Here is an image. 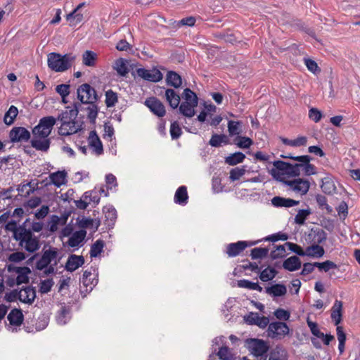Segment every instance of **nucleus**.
Listing matches in <instances>:
<instances>
[{
  "mask_svg": "<svg viewBox=\"0 0 360 360\" xmlns=\"http://www.w3.org/2000/svg\"><path fill=\"white\" fill-rule=\"evenodd\" d=\"M75 56L71 53L61 55L58 53L51 52L48 54V67L56 72H62L68 70L72 62L75 60Z\"/></svg>",
  "mask_w": 360,
  "mask_h": 360,
  "instance_id": "f257e3e1",
  "label": "nucleus"
},
{
  "mask_svg": "<svg viewBox=\"0 0 360 360\" xmlns=\"http://www.w3.org/2000/svg\"><path fill=\"white\" fill-rule=\"evenodd\" d=\"M46 245L42 250L41 258L36 262L35 268L37 270L42 271L50 264L58 265L62 257L59 256L58 249L55 247H49L45 249Z\"/></svg>",
  "mask_w": 360,
  "mask_h": 360,
  "instance_id": "f03ea898",
  "label": "nucleus"
},
{
  "mask_svg": "<svg viewBox=\"0 0 360 360\" xmlns=\"http://www.w3.org/2000/svg\"><path fill=\"white\" fill-rule=\"evenodd\" d=\"M16 241L18 242V244L21 248H24L30 253L35 252L41 247L39 237L32 233L26 229L22 233H20Z\"/></svg>",
  "mask_w": 360,
  "mask_h": 360,
  "instance_id": "7ed1b4c3",
  "label": "nucleus"
},
{
  "mask_svg": "<svg viewBox=\"0 0 360 360\" xmlns=\"http://www.w3.org/2000/svg\"><path fill=\"white\" fill-rule=\"evenodd\" d=\"M56 123V118L53 116H46L41 118L37 125L32 129L34 138H47Z\"/></svg>",
  "mask_w": 360,
  "mask_h": 360,
  "instance_id": "20e7f679",
  "label": "nucleus"
},
{
  "mask_svg": "<svg viewBox=\"0 0 360 360\" xmlns=\"http://www.w3.org/2000/svg\"><path fill=\"white\" fill-rule=\"evenodd\" d=\"M290 333L287 323L283 321H273L267 326L266 334L272 340H282Z\"/></svg>",
  "mask_w": 360,
  "mask_h": 360,
  "instance_id": "39448f33",
  "label": "nucleus"
},
{
  "mask_svg": "<svg viewBox=\"0 0 360 360\" xmlns=\"http://www.w3.org/2000/svg\"><path fill=\"white\" fill-rule=\"evenodd\" d=\"M77 98L82 104L97 103L98 96L96 91L90 84L85 83L80 85L77 90Z\"/></svg>",
  "mask_w": 360,
  "mask_h": 360,
  "instance_id": "423d86ee",
  "label": "nucleus"
},
{
  "mask_svg": "<svg viewBox=\"0 0 360 360\" xmlns=\"http://www.w3.org/2000/svg\"><path fill=\"white\" fill-rule=\"evenodd\" d=\"M283 184L287 187V191L293 192L300 196L306 195L310 188V182L307 179L299 177L283 181Z\"/></svg>",
  "mask_w": 360,
  "mask_h": 360,
  "instance_id": "0eeeda50",
  "label": "nucleus"
},
{
  "mask_svg": "<svg viewBox=\"0 0 360 360\" xmlns=\"http://www.w3.org/2000/svg\"><path fill=\"white\" fill-rule=\"evenodd\" d=\"M247 347L252 354L258 357L266 354L269 346L265 341L257 338L248 339Z\"/></svg>",
  "mask_w": 360,
  "mask_h": 360,
  "instance_id": "6e6552de",
  "label": "nucleus"
},
{
  "mask_svg": "<svg viewBox=\"0 0 360 360\" xmlns=\"http://www.w3.org/2000/svg\"><path fill=\"white\" fill-rule=\"evenodd\" d=\"M288 162L276 160L273 162L274 167L271 169L270 174L277 181L283 184L285 181V175H287Z\"/></svg>",
  "mask_w": 360,
  "mask_h": 360,
  "instance_id": "1a4fd4ad",
  "label": "nucleus"
},
{
  "mask_svg": "<svg viewBox=\"0 0 360 360\" xmlns=\"http://www.w3.org/2000/svg\"><path fill=\"white\" fill-rule=\"evenodd\" d=\"M30 137V132L22 127H14L9 132V139L12 143L27 142Z\"/></svg>",
  "mask_w": 360,
  "mask_h": 360,
  "instance_id": "9d476101",
  "label": "nucleus"
},
{
  "mask_svg": "<svg viewBox=\"0 0 360 360\" xmlns=\"http://www.w3.org/2000/svg\"><path fill=\"white\" fill-rule=\"evenodd\" d=\"M243 319L247 324L255 325L262 329L266 328L269 323V319L268 317L264 316H261L256 312H249L244 316Z\"/></svg>",
  "mask_w": 360,
  "mask_h": 360,
  "instance_id": "9b49d317",
  "label": "nucleus"
},
{
  "mask_svg": "<svg viewBox=\"0 0 360 360\" xmlns=\"http://www.w3.org/2000/svg\"><path fill=\"white\" fill-rule=\"evenodd\" d=\"M144 104L150 110L159 117L165 115L166 110L164 104L155 97H150L146 99Z\"/></svg>",
  "mask_w": 360,
  "mask_h": 360,
  "instance_id": "f8f14e48",
  "label": "nucleus"
},
{
  "mask_svg": "<svg viewBox=\"0 0 360 360\" xmlns=\"http://www.w3.org/2000/svg\"><path fill=\"white\" fill-rule=\"evenodd\" d=\"M136 72L139 77L148 82H158L162 79V74L157 68L147 70L141 68L137 69Z\"/></svg>",
  "mask_w": 360,
  "mask_h": 360,
  "instance_id": "ddd939ff",
  "label": "nucleus"
},
{
  "mask_svg": "<svg viewBox=\"0 0 360 360\" xmlns=\"http://www.w3.org/2000/svg\"><path fill=\"white\" fill-rule=\"evenodd\" d=\"M66 110L60 113L56 120H60L62 122L75 121L79 110H82L81 104L79 102H75L73 104V108H70V106L66 107Z\"/></svg>",
  "mask_w": 360,
  "mask_h": 360,
  "instance_id": "4468645a",
  "label": "nucleus"
},
{
  "mask_svg": "<svg viewBox=\"0 0 360 360\" xmlns=\"http://www.w3.org/2000/svg\"><path fill=\"white\" fill-rule=\"evenodd\" d=\"M86 5V2L80 3L71 13L66 15V20L70 22V26H75L84 20V15L80 11Z\"/></svg>",
  "mask_w": 360,
  "mask_h": 360,
  "instance_id": "2eb2a0df",
  "label": "nucleus"
},
{
  "mask_svg": "<svg viewBox=\"0 0 360 360\" xmlns=\"http://www.w3.org/2000/svg\"><path fill=\"white\" fill-rule=\"evenodd\" d=\"M28 223H30V218L26 219L20 225H18L15 221L12 220L6 225V229L13 233V238L16 240L20 233L26 229V226H28Z\"/></svg>",
  "mask_w": 360,
  "mask_h": 360,
  "instance_id": "dca6fc26",
  "label": "nucleus"
},
{
  "mask_svg": "<svg viewBox=\"0 0 360 360\" xmlns=\"http://www.w3.org/2000/svg\"><path fill=\"white\" fill-rule=\"evenodd\" d=\"M84 264V258L82 255H70L65 265L68 271L73 272Z\"/></svg>",
  "mask_w": 360,
  "mask_h": 360,
  "instance_id": "f3484780",
  "label": "nucleus"
},
{
  "mask_svg": "<svg viewBox=\"0 0 360 360\" xmlns=\"http://www.w3.org/2000/svg\"><path fill=\"white\" fill-rule=\"evenodd\" d=\"M35 297L36 292L32 287L27 286L18 291V300L21 302L32 304Z\"/></svg>",
  "mask_w": 360,
  "mask_h": 360,
  "instance_id": "a211bd4d",
  "label": "nucleus"
},
{
  "mask_svg": "<svg viewBox=\"0 0 360 360\" xmlns=\"http://www.w3.org/2000/svg\"><path fill=\"white\" fill-rule=\"evenodd\" d=\"M248 247L247 241L240 240L230 243L226 247V252L230 257L240 255Z\"/></svg>",
  "mask_w": 360,
  "mask_h": 360,
  "instance_id": "6ab92c4d",
  "label": "nucleus"
},
{
  "mask_svg": "<svg viewBox=\"0 0 360 360\" xmlns=\"http://www.w3.org/2000/svg\"><path fill=\"white\" fill-rule=\"evenodd\" d=\"M89 144L96 155H101L103 153L102 142L95 130L91 131L89 135Z\"/></svg>",
  "mask_w": 360,
  "mask_h": 360,
  "instance_id": "aec40b11",
  "label": "nucleus"
},
{
  "mask_svg": "<svg viewBox=\"0 0 360 360\" xmlns=\"http://www.w3.org/2000/svg\"><path fill=\"white\" fill-rule=\"evenodd\" d=\"M105 215L104 224L108 229L114 227L115 223L117 219V211L112 206H106L103 208Z\"/></svg>",
  "mask_w": 360,
  "mask_h": 360,
  "instance_id": "412c9836",
  "label": "nucleus"
},
{
  "mask_svg": "<svg viewBox=\"0 0 360 360\" xmlns=\"http://www.w3.org/2000/svg\"><path fill=\"white\" fill-rule=\"evenodd\" d=\"M342 302L336 300L331 308L330 318L335 326H339L342 319Z\"/></svg>",
  "mask_w": 360,
  "mask_h": 360,
  "instance_id": "4be33fe9",
  "label": "nucleus"
},
{
  "mask_svg": "<svg viewBox=\"0 0 360 360\" xmlns=\"http://www.w3.org/2000/svg\"><path fill=\"white\" fill-rule=\"evenodd\" d=\"M76 124V121L62 122L58 129L59 135L66 136L77 133L79 127Z\"/></svg>",
  "mask_w": 360,
  "mask_h": 360,
  "instance_id": "5701e85b",
  "label": "nucleus"
},
{
  "mask_svg": "<svg viewBox=\"0 0 360 360\" xmlns=\"http://www.w3.org/2000/svg\"><path fill=\"white\" fill-rule=\"evenodd\" d=\"M174 202L182 206L188 203V195L186 186H181L177 188L174 196Z\"/></svg>",
  "mask_w": 360,
  "mask_h": 360,
  "instance_id": "b1692460",
  "label": "nucleus"
},
{
  "mask_svg": "<svg viewBox=\"0 0 360 360\" xmlns=\"http://www.w3.org/2000/svg\"><path fill=\"white\" fill-rule=\"evenodd\" d=\"M31 146L37 150L46 152L50 148L51 141L47 138H34L31 140Z\"/></svg>",
  "mask_w": 360,
  "mask_h": 360,
  "instance_id": "393cba45",
  "label": "nucleus"
},
{
  "mask_svg": "<svg viewBox=\"0 0 360 360\" xmlns=\"http://www.w3.org/2000/svg\"><path fill=\"white\" fill-rule=\"evenodd\" d=\"M71 319V308L63 305L60 307L56 315V321L58 324L65 325Z\"/></svg>",
  "mask_w": 360,
  "mask_h": 360,
  "instance_id": "a878e982",
  "label": "nucleus"
},
{
  "mask_svg": "<svg viewBox=\"0 0 360 360\" xmlns=\"http://www.w3.org/2000/svg\"><path fill=\"white\" fill-rule=\"evenodd\" d=\"M9 323L12 326H20L24 321V316L20 309H12L7 316Z\"/></svg>",
  "mask_w": 360,
  "mask_h": 360,
  "instance_id": "bb28decb",
  "label": "nucleus"
},
{
  "mask_svg": "<svg viewBox=\"0 0 360 360\" xmlns=\"http://www.w3.org/2000/svg\"><path fill=\"white\" fill-rule=\"evenodd\" d=\"M265 292L271 297H281L286 294L287 288L285 285L276 283L265 288Z\"/></svg>",
  "mask_w": 360,
  "mask_h": 360,
  "instance_id": "cd10ccee",
  "label": "nucleus"
},
{
  "mask_svg": "<svg viewBox=\"0 0 360 360\" xmlns=\"http://www.w3.org/2000/svg\"><path fill=\"white\" fill-rule=\"evenodd\" d=\"M86 236V231L84 229L74 232L69 238L68 244L71 248H75L83 242Z\"/></svg>",
  "mask_w": 360,
  "mask_h": 360,
  "instance_id": "c85d7f7f",
  "label": "nucleus"
},
{
  "mask_svg": "<svg viewBox=\"0 0 360 360\" xmlns=\"http://www.w3.org/2000/svg\"><path fill=\"white\" fill-rule=\"evenodd\" d=\"M301 260L297 256H291L284 260L283 267L289 271H295L300 269Z\"/></svg>",
  "mask_w": 360,
  "mask_h": 360,
  "instance_id": "c756f323",
  "label": "nucleus"
},
{
  "mask_svg": "<svg viewBox=\"0 0 360 360\" xmlns=\"http://www.w3.org/2000/svg\"><path fill=\"white\" fill-rule=\"evenodd\" d=\"M66 177L67 173L65 171H58L49 175L51 184L58 188L66 184Z\"/></svg>",
  "mask_w": 360,
  "mask_h": 360,
  "instance_id": "7c9ffc66",
  "label": "nucleus"
},
{
  "mask_svg": "<svg viewBox=\"0 0 360 360\" xmlns=\"http://www.w3.org/2000/svg\"><path fill=\"white\" fill-rule=\"evenodd\" d=\"M271 202L274 206L277 207H291L298 205L300 202L290 198H285L279 196H276L272 198Z\"/></svg>",
  "mask_w": 360,
  "mask_h": 360,
  "instance_id": "2f4dec72",
  "label": "nucleus"
},
{
  "mask_svg": "<svg viewBox=\"0 0 360 360\" xmlns=\"http://www.w3.org/2000/svg\"><path fill=\"white\" fill-rule=\"evenodd\" d=\"M325 253V250L322 246L316 244H313L308 246L304 250V256H307L312 258H320L323 257Z\"/></svg>",
  "mask_w": 360,
  "mask_h": 360,
  "instance_id": "473e14b6",
  "label": "nucleus"
},
{
  "mask_svg": "<svg viewBox=\"0 0 360 360\" xmlns=\"http://www.w3.org/2000/svg\"><path fill=\"white\" fill-rule=\"evenodd\" d=\"M288 356L285 349L276 346L269 353V360H288Z\"/></svg>",
  "mask_w": 360,
  "mask_h": 360,
  "instance_id": "72a5a7b5",
  "label": "nucleus"
},
{
  "mask_svg": "<svg viewBox=\"0 0 360 360\" xmlns=\"http://www.w3.org/2000/svg\"><path fill=\"white\" fill-rule=\"evenodd\" d=\"M14 271L18 274L16 277V284L18 285L29 282L27 274L30 273V269L28 267H15Z\"/></svg>",
  "mask_w": 360,
  "mask_h": 360,
  "instance_id": "f704fd0d",
  "label": "nucleus"
},
{
  "mask_svg": "<svg viewBox=\"0 0 360 360\" xmlns=\"http://www.w3.org/2000/svg\"><path fill=\"white\" fill-rule=\"evenodd\" d=\"M165 96L172 108L176 109L179 106L180 97L174 89H167L165 91Z\"/></svg>",
  "mask_w": 360,
  "mask_h": 360,
  "instance_id": "c9c22d12",
  "label": "nucleus"
},
{
  "mask_svg": "<svg viewBox=\"0 0 360 360\" xmlns=\"http://www.w3.org/2000/svg\"><path fill=\"white\" fill-rule=\"evenodd\" d=\"M243 123L240 121L229 120L227 127L230 136H239L242 132Z\"/></svg>",
  "mask_w": 360,
  "mask_h": 360,
  "instance_id": "e433bc0d",
  "label": "nucleus"
},
{
  "mask_svg": "<svg viewBox=\"0 0 360 360\" xmlns=\"http://www.w3.org/2000/svg\"><path fill=\"white\" fill-rule=\"evenodd\" d=\"M210 144L212 147H220L222 145H227L229 143V138L225 134H214L212 136L210 140Z\"/></svg>",
  "mask_w": 360,
  "mask_h": 360,
  "instance_id": "4c0bfd02",
  "label": "nucleus"
},
{
  "mask_svg": "<svg viewBox=\"0 0 360 360\" xmlns=\"http://www.w3.org/2000/svg\"><path fill=\"white\" fill-rule=\"evenodd\" d=\"M222 120L223 118L220 115H214V113L207 115L205 113V109H204V124L217 127Z\"/></svg>",
  "mask_w": 360,
  "mask_h": 360,
  "instance_id": "58836bf2",
  "label": "nucleus"
},
{
  "mask_svg": "<svg viewBox=\"0 0 360 360\" xmlns=\"http://www.w3.org/2000/svg\"><path fill=\"white\" fill-rule=\"evenodd\" d=\"M245 158V155L241 152H236L225 158V162L229 165H236L241 163Z\"/></svg>",
  "mask_w": 360,
  "mask_h": 360,
  "instance_id": "ea45409f",
  "label": "nucleus"
},
{
  "mask_svg": "<svg viewBox=\"0 0 360 360\" xmlns=\"http://www.w3.org/2000/svg\"><path fill=\"white\" fill-rule=\"evenodd\" d=\"M92 276V273L90 271L86 270L84 271L81 282L83 285L86 288V291L89 292L92 290L93 287L95 286L97 283V281L94 283V279L91 280V276Z\"/></svg>",
  "mask_w": 360,
  "mask_h": 360,
  "instance_id": "a19ab883",
  "label": "nucleus"
},
{
  "mask_svg": "<svg viewBox=\"0 0 360 360\" xmlns=\"http://www.w3.org/2000/svg\"><path fill=\"white\" fill-rule=\"evenodd\" d=\"M197 105H191L188 102H182L179 104L180 113L187 117H192L195 114V108Z\"/></svg>",
  "mask_w": 360,
  "mask_h": 360,
  "instance_id": "79ce46f5",
  "label": "nucleus"
},
{
  "mask_svg": "<svg viewBox=\"0 0 360 360\" xmlns=\"http://www.w3.org/2000/svg\"><path fill=\"white\" fill-rule=\"evenodd\" d=\"M87 104L89 105L85 108L87 111V117L91 124H94L99 110L98 106L96 103Z\"/></svg>",
  "mask_w": 360,
  "mask_h": 360,
  "instance_id": "37998d69",
  "label": "nucleus"
},
{
  "mask_svg": "<svg viewBox=\"0 0 360 360\" xmlns=\"http://www.w3.org/2000/svg\"><path fill=\"white\" fill-rule=\"evenodd\" d=\"M18 114V108L14 105H11L8 111L5 113L4 122L6 125H11Z\"/></svg>",
  "mask_w": 360,
  "mask_h": 360,
  "instance_id": "c03bdc74",
  "label": "nucleus"
},
{
  "mask_svg": "<svg viewBox=\"0 0 360 360\" xmlns=\"http://www.w3.org/2000/svg\"><path fill=\"white\" fill-rule=\"evenodd\" d=\"M167 82L169 85L178 88L181 84V77L176 72L169 71L167 75Z\"/></svg>",
  "mask_w": 360,
  "mask_h": 360,
  "instance_id": "a18cd8bd",
  "label": "nucleus"
},
{
  "mask_svg": "<svg viewBox=\"0 0 360 360\" xmlns=\"http://www.w3.org/2000/svg\"><path fill=\"white\" fill-rule=\"evenodd\" d=\"M97 56L92 51H86L82 55L83 64L88 67H94L96 65Z\"/></svg>",
  "mask_w": 360,
  "mask_h": 360,
  "instance_id": "49530a36",
  "label": "nucleus"
},
{
  "mask_svg": "<svg viewBox=\"0 0 360 360\" xmlns=\"http://www.w3.org/2000/svg\"><path fill=\"white\" fill-rule=\"evenodd\" d=\"M238 285L240 288H246L252 290H257L259 292H262L263 290L262 287H261L258 283H254L246 279L238 281Z\"/></svg>",
  "mask_w": 360,
  "mask_h": 360,
  "instance_id": "de8ad7c7",
  "label": "nucleus"
},
{
  "mask_svg": "<svg viewBox=\"0 0 360 360\" xmlns=\"http://www.w3.org/2000/svg\"><path fill=\"white\" fill-rule=\"evenodd\" d=\"M182 97L184 100L183 102H188L191 105H198V98L196 94L190 89L186 88L184 90Z\"/></svg>",
  "mask_w": 360,
  "mask_h": 360,
  "instance_id": "09e8293b",
  "label": "nucleus"
},
{
  "mask_svg": "<svg viewBox=\"0 0 360 360\" xmlns=\"http://www.w3.org/2000/svg\"><path fill=\"white\" fill-rule=\"evenodd\" d=\"M113 68L120 76H125L129 72L126 61L122 58L115 60Z\"/></svg>",
  "mask_w": 360,
  "mask_h": 360,
  "instance_id": "8fccbe9b",
  "label": "nucleus"
},
{
  "mask_svg": "<svg viewBox=\"0 0 360 360\" xmlns=\"http://www.w3.org/2000/svg\"><path fill=\"white\" fill-rule=\"evenodd\" d=\"M277 274V271L272 267H267L261 271L259 278L264 282H267L274 279Z\"/></svg>",
  "mask_w": 360,
  "mask_h": 360,
  "instance_id": "3c124183",
  "label": "nucleus"
},
{
  "mask_svg": "<svg viewBox=\"0 0 360 360\" xmlns=\"http://www.w3.org/2000/svg\"><path fill=\"white\" fill-rule=\"evenodd\" d=\"M105 243L103 240H97L91 247L90 256L91 257H98L103 250Z\"/></svg>",
  "mask_w": 360,
  "mask_h": 360,
  "instance_id": "603ef678",
  "label": "nucleus"
},
{
  "mask_svg": "<svg viewBox=\"0 0 360 360\" xmlns=\"http://www.w3.org/2000/svg\"><path fill=\"white\" fill-rule=\"evenodd\" d=\"M217 356L220 360H235L234 354L231 352L230 349L226 347H221L217 352Z\"/></svg>",
  "mask_w": 360,
  "mask_h": 360,
  "instance_id": "864d4df0",
  "label": "nucleus"
},
{
  "mask_svg": "<svg viewBox=\"0 0 360 360\" xmlns=\"http://www.w3.org/2000/svg\"><path fill=\"white\" fill-rule=\"evenodd\" d=\"M245 166L234 167L230 170L229 178L232 181H237L245 174Z\"/></svg>",
  "mask_w": 360,
  "mask_h": 360,
  "instance_id": "5fc2aeb1",
  "label": "nucleus"
},
{
  "mask_svg": "<svg viewBox=\"0 0 360 360\" xmlns=\"http://www.w3.org/2000/svg\"><path fill=\"white\" fill-rule=\"evenodd\" d=\"M269 251L266 248H255L251 250L250 256L252 259H262L268 255Z\"/></svg>",
  "mask_w": 360,
  "mask_h": 360,
  "instance_id": "6e6d98bb",
  "label": "nucleus"
},
{
  "mask_svg": "<svg viewBox=\"0 0 360 360\" xmlns=\"http://www.w3.org/2000/svg\"><path fill=\"white\" fill-rule=\"evenodd\" d=\"M117 94L112 90L110 89L105 92V105L108 108L115 106L117 102Z\"/></svg>",
  "mask_w": 360,
  "mask_h": 360,
  "instance_id": "4d7b16f0",
  "label": "nucleus"
},
{
  "mask_svg": "<svg viewBox=\"0 0 360 360\" xmlns=\"http://www.w3.org/2000/svg\"><path fill=\"white\" fill-rule=\"evenodd\" d=\"M321 189L325 193L331 195L335 193L336 188L330 179H325L323 180Z\"/></svg>",
  "mask_w": 360,
  "mask_h": 360,
  "instance_id": "13d9d810",
  "label": "nucleus"
},
{
  "mask_svg": "<svg viewBox=\"0 0 360 360\" xmlns=\"http://www.w3.org/2000/svg\"><path fill=\"white\" fill-rule=\"evenodd\" d=\"M312 241L314 244L319 245L327 239V234L323 229H319L313 233Z\"/></svg>",
  "mask_w": 360,
  "mask_h": 360,
  "instance_id": "bf43d9fd",
  "label": "nucleus"
},
{
  "mask_svg": "<svg viewBox=\"0 0 360 360\" xmlns=\"http://www.w3.org/2000/svg\"><path fill=\"white\" fill-rule=\"evenodd\" d=\"M311 214L309 209L300 210L295 217V221L297 224H303L307 217Z\"/></svg>",
  "mask_w": 360,
  "mask_h": 360,
  "instance_id": "052dcab7",
  "label": "nucleus"
},
{
  "mask_svg": "<svg viewBox=\"0 0 360 360\" xmlns=\"http://www.w3.org/2000/svg\"><path fill=\"white\" fill-rule=\"evenodd\" d=\"M235 143L240 148H248L252 144V141L248 137L238 136Z\"/></svg>",
  "mask_w": 360,
  "mask_h": 360,
  "instance_id": "680f3d73",
  "label": "nucleus"
},
{
  "mask_svg": "<svg viewBox=\"0 0 360 360\" xmlns=\"http://www.w3.org/2000/svg\"><path fill=\"white\" fill-rule=\"evenodd\" d=\"M316 201L319 207L321 209H326L328 213L333 212V208L327 203V199L324 195L318 194L316 196Z\"/></svg>",
  "mask_w": 360,
  "mask_h": 360,
  "instance_id": "e2e57ef3",
  "label": "nucleus"
},
{
  "mask_svg": "<svg viewBox=\"0 0 360 360\" xmlns=\"http://www.w3.org/2000/svg\"><path fill=\"white\" fill-rule=\"evenodd\" d=\"M316 267L321 271L328 272L330 269H337L338 266L335 262L330 260H326L323 262H316Z\"/></svg>",
  "mask_w": 360,
  "mask_h": 360,
  "instance_id": "0e129e2a",
  "label": "nucleus"
},
{
  "mask_svg": "<svg viewBox=\"0 0 360 360\" xmlns=\"http://www.w3.org/2000/svg\"><path fill=\"white\" fill-rule=\"evenodd\" d=\"M169 132L171 137L173 140L177 139L181 136L182 134L181 128L180 127L179 124L176 121H174L173 122H172L170 125Z\"/></svg>",
  "mask_w": 360,
  "mask_h": 360,
  "instance_id": "69168bd1",
  "label": "nucleus"
},
{
  "mask_svg": "<svg viewBox=\"0 0 360 360\" xmlns=\"http://www.w3.org/2000/svg\"><path fill=\"white\" fill-rule=\"evenodd\" d=\"M26 229L30 231L32 233L34 232L39 233L43 230L44 223L41 221H34L30 219V223L27 224Z\"/></svg>",
  "mask_w": 360,
  "mask_h": 360,
  "instance_id": "338daca9",
  "label": "nucleus"
},
{
  "mask_svg": "<svg viewBox=\"0 0 360 360\" xmlns=\"http://www.w3.org/2000/svg\"><path fill=\"white\" fill-rule=\"evenodd\" d=\"M54 282L52 278H48L41 281L40 283L39 291L42 294L48 293L51 291Z\"/></svg>",
  "mask_w": 360,
  "mask_h": 360,
  "instance_id": "774afa93",
  "label": "nucleus"
}]
</instances>
